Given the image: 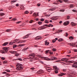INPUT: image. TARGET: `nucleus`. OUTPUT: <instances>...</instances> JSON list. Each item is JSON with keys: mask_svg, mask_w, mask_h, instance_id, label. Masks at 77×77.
Wrapping results in <instances>:
<instances>
[{"mask_svg": "<svg viewBox=\"0 0 77 77\" xmlns=\"http://www.w3.org/2000/svg\"><path fill=\"white\" fill-rule=\"evenodd\" d=\"M0 52L1 53L5 54H6V53L4 51H3V50L0 51Z\"/></svg>", "mask_w": 77, "mask_h": 77, "instance_id": "5701e85b", "label": "nucleus"}, {"mask_svg": "<svg viewBox=\"0 0 77 77\" xmlns=\"http://www.w3.org/2000/svg\"><path fill=\"white\" fill-rule=\"evenodd\" d=\"M56 40L54 39L52 40V42L53 43H54L55 42H56Z\"/></svg>", "mask_w": 77, "mask_h": 77, "instance_id": "a18cd8bd", "label": "nucleus"}, {"mask_svg": "<svg viewBox=\"0 0 77 77\" xmlns=\"http://www.w3.org/2000/svg\"><path fill=\"white\" fill-rule=\"evenodd\" d=\"M50 14L47 15L45 16L46 17H50Z\"/></svg>", "mask_w": 77, "mask_h": 77, "instance_id": "5fc2aeb1", "label": "nucleus"}, {"mask_svg": "<svg viewBox=\"0 0 77 77\" xmlns=\"http://www.w3.org/2000/svg\"><path fill=\"white\" fill-rule=\"evenodd\" d=\"M8 63V61H3V64H6V63Z\"/></svg>", "mask_w": 77, "mask_h": 77, "instance_id": "473e14b6", "label": "nucleus"}, {"mask_svg": "<svg viewBox=\"0 0 77 77\" xmlns=\"http://www.w3.org/2000/svg\"><path fill=\"white\" fill-rule=\"evenodd\" d=\"M39 30H42V28H41V27H40L38 28Z\"/></svg>", "mask_w": 77, "mask_h": 77, "instance_id": "e2e57ef3", "label": "nucleus"}, {"mask_svg": "<svg viewBox=\"0 0 77 77\" xmlns=\"http://www.w3.org/2000/svg\"><path fill=\"white\" fill-rule=\"evenodd\" d=\"M1 59H2V60H5V57H2L1 58Z\"/></svg>", "mask_w": 77, "mask_h": 77, "instance_id": "864d4df0", "label": "nucleus"}, {"mask_svg": "<svg viewBox=\"0 0 77 77\" xmlns=\"http://www.w3.org/2000/svg\"><path fill=\"white\" fill-rule=\"evenodd\" d=\"M77 63L75 62L73 63V64L72 65V67H74L75 68H77Z\"/></svg>", "mask_w": 77, "mask_h": 77, "instance_id": "0eeeda50", "label": "nucleus"}, {"mask_svg": "<svg viewBox=\"0 0 77 77\" xmlns=\"http://www.w3.org/2000/svg\"><path fill=\"white\" fill-rule=\"evenodd\" d=\"M65 11V10H60V12H64Z\"/></svg>", "mask_w": 77, "mask_h": 77, "instance_id": "603ef678", "label": "nucleus"}, {"mask_svg": "<svg viewBox=\"0 0 77 77\" xmlns=\"http://www.w3.org/2000/svg\"><path fill=\"white\" fill-rule=\"evenodd\" d=\"M8 42H6L4 43L2 45L5 46L6 45H8Z\"/></svg>", "mask_w": 77, "mask_h": 77, "instance_id": "6ab92c4d", "label": "nucleus"}, {"mask_svg": "<svg viewBox=\"0 0 77 77\" xmlns=\"http://www.w3.org/2000/svg\"><path fill=\"white\" fill-rule=\"evenodd\" d=\"M60 60H61L63 62H68V59L66 58H63L61 59V60H59L58 61H56V62H60Z\"/></svg>", "mask_w": 77, "mask_h": 77, "instance_id": "20e7f679", "label": "nucleus"}, {"mask_svg": "<svg viewBox=\"0 0 77 77\" xmlns=\"http://www.w3.org/2000/svg\"><path fill=\"white\" fill-rule=\"evenodd\" d=\"M19 6V4H17L16 5V6Z\"/></svg>", "mask_w": 77, "mask_h": 77, "instance_id": "338daca9", "label": "nucleus"}, {"mask_svg": "<svg viewBox=\"0 0 77 77\" xmlns=\"http://www.w3.org/2000/svg\"><path fill=\"white\" fill-rule=\"evenodd\" d=\"M12 20H13V21H16V20H17V19L15 18H14Z\"/></svg>", "mask_w": 77, "mask_h": 77, "instance_id": "4d7b16f0", "label": "nucleus"}, {"mask_svg": "<svg viewBox=\"0 0 77 77\" xmlns=\"http://www.w3.org/2000/svg\"><path fill=\"white\" fill-rule=\"evenodd\" d=\"M7 72H2V74H6Z\"/></svg>", "mask_w": 77, "mask_h": 77, "instance_id": "69168bd1", "label": "nucleus"}, {"mask_svg": "<svg viewBox=\"0 0 77 77\" xmlns=\"http://www.w3.org/2000/svg\"><path fill=\"white\" fill-rule=\"evenodd\" d=\"M45 26H46V27H48V25H47V24H45L44 25Z\"/></svg>", "mask_w": 77, "mask_h": 77, "instance_id": "680f3d73", "label": "nucleus"}, {"mask_svg": "<svg viewBox=\"0 0 77 77\" xmlns=\"http://www.w3.org/2000/svg\"><path fill=\"white\" fill-rule=\"evenodd\" d=\"M49 44V43L48 42H47V40L45 41V45H48Z\"/></svg>", "mask_w": 77, "mask_h": 77, "instance_id": "a211bd4d", "label": "nucleus"}, {"mask_svg": "<svg viewBox=\"0 0 77 77\" xmlns=\"http://www.w3.org/2000/svg\"><path fill=\"white\" fill-rule=\"evenodd\" d=\"M9 48H5V47H3V49H4V50H3V51L5 52V53H6V52H8V49H9Z\"/></svg>", "mask_w": 77, "mask_h": 77, "instance_id": "39448f33", "label": "nucleus"}, {"mask_svg": "<svg viewBox=\"0 0 77 77\" xmlns=\"http://www.w3.org/2000/svg\"><path fill=\"white\" fill-rule=\"evenodd\" d=\"M28 48H24L22 50L23 51H24V50H27Z\"/></svg>", "mask_w": 77, "mask_h": 77, "instance_id": "58836bf2", "label": "nucleus"}, {"mask_svg": "<svg viewBox=\"0 0 77 77\" xmlns=\"http://www.w3.org/2000/svg\"><path fill=\"white\" fill-rule=\"evenodd\" d=\"M19 45L20 46H24L25 45H24V44H22Z\"/></svg>", "mask_w": 77, "mask_h": 77, "instance_id": "49530a36", "label": "nucleus"}, {"mask_svg": "<svg viewBox=\"0 0 77 77\" xmlns=\"http://www.w3.org/2000/svg\"><path fill=\"white\" fill-rule=\"evenodd\" d=\"M53 68L54 69H56V70L55 71V73H58V71H57V70H58L57 69V66H54L53 67Z\"/></svg>", "mask_w": 77, "mask_h": 77, "instance_id": "423d86ee", "label": "nucleus"}, {"mask_svg": "<svg viewBox=\"0 0 77 77\" xmlns=\"http://www.w3.org/2000/svg\"><path fill=\"white\" fill-rule=\"evenodd\" d=\"M71 24L72 26H76L77 25V24L73 22H72L71 23Z\"/></svg>", "mask_w": 77, "mask_h": 77, "instance_id": "f8f14e48", "label": "nucleus"}, {"mask_svg": "<svg viewBox=\"0 0 77 77\" xmlns=\"http://www.w3.org/2000/svg\"><path fill=\"white\" fill-rule=\"evenodd\" d=\"M63 24L64 26H67V25H68V21H67L64 22L63 23Z\"/></svg>", "mask_w": 77, "mask_h": 77, "instance_id": "f3484780", "label": "nucleus"}, {"mask_svg": "<svg viewBox=\"0 0 77 77\" xmlns=\"http://www.w3.org/2000/svg\"><path fill=\"white\" fill-rule=\"evenodd\" d=\"M39 62H40V63H42V64H44V62H43V61H39Z\"/></svg>", "mask_w": 77, "mask_h": 77, "instance_id": "37998d69", "label": "nucleus"}, {"mask_svg": "<svg viewBox=\"0 0 77 77\" xmlns=\"http://www.w3.org/2000/svg\"><path fill=\"white\" fill-rule=\"evenodd\" d=\"M16 66L17 68H16L17 70L18 71H21V70H23V66H22V64H17L16 65Z\"/></svg>", "mask_w": 77, "mask_h": 77, "instance_id": "f03ea898", "label": "nucleus"}, {"mask_svg": "<svg viewBox=\"0 0 77 77\" xmlns=\"http://www.w3.org/2000/svg\"><path fill=\"white\" fill-rule=\"evenodd\" d=\"M52 50L53 51H56V49L53 48L52 49Z\"/></svg>", "mask_w": 77, "mask_h": 77, "instance_id": "c03bdc74", "label": "nucleus"}, {"mask_svg": "<svg viewBox=\"0 0 77 77\" xmlns=\"http://www.w3.org/2000/svg\"><path fill=\"white\" fill-rule=\"evenodd\" d=\"M72 11L73 12H77V11H76L75 10H72Z\"/></svg>", "mask_w": 77, "mask_h": 77, "instance_id": "09e8293b", "label": "nucleus"}, {"mask_svg": "<svg viewBox=\"0 0 77 77\" xmlns=\"http://www.w3.org/2000/svg\"><path fill=\"white\" fill-rule=\"evenodd\" d=\"M5 15V14L4 13H0V15H1V16H3V15Z\"/></svg>", "mask_w": 77, "mask_h": 77, "instance_id": "393cba45", "label": "nucleus"}, {"mask_svg": "<svg viewBox=\"0 0 77 77\" xmlns=\"http://www.w3.org/2000/svg\"><path fill=\"white\" fill-rule=\"evenodd\" d=\"M73 58L75 59V58H77V56H75V57H73Z\"/></svg>", "mask_w": 77, "mask_h": 77, "instance_id": "13d9d810", "label": "nucleus"}, {"mask_svg": "<svg viewBox=\"0 0 77 77\" xmlns=\"http://www.w3.org/2000/svg\"><path fill=\"white\" fill-rule=\"evenodd\" d=\"M40 5L41 4H37V6H40Z\"/></svg>", "mask_w": 77, "mask_h": 77, "instance_id": "0e129e2a", "label": "nucleus"}, {"mask_svg": "<svg viewBox=\"0 0 77 77\" xmlns=\"http://www.w3.org/2000/svg\"><path fill=\"white\" fill-rule=\"evenodd\" d=\"M42 29H42H45V28H46L47 27H44V26H42L41 27Z\"/></svg>", "mask_w": 77, "mask_h": 77, "instance_id": "b1692460", "label": "nucleus"}, {"mask_svg": "<svg viewBox=\"0 0 77 77\" xmlns=\"http://www.w3.org/2000/svg\"><path fill=\"white\" fill-rule=\"evenodd\" d=\"M74 51L75 52H77V49H74Z\"/></svg>", "mask_w": 77, "mask_h": 77, "instance_id": "bf43d9fd", "label": "nucleus"}, {"mask_svg": "<svg viewBox=\"0 0 77 77\" xmlns=\"http://www.w3.org/2000/svg\"><path fill=\"white\" fill-rule=\"evenodd\" d=\"M46 52V54H47V53H48L49 52H50V50H46L45 51Z\"/></svg>", "mask_w": 77, "mask_h": 77, "instance_id": "7c9ffc66", "label": "nucleus"}, {"mask_svg": "<svg viewBox=\"0 0 77 77\" xmlns=\"http://www.w3.org/2000/svg\"><path fill=\"white\" fill-rule=\"evenodd\" d=\"M63 41V39L62 38H60L58 40V41L59 42H60V41Z\"/></svg>", "mask_w": 77, "mask_h": 77, "instance_id": "4be33fe9", "label": "nucleus"}, {"mask_svg": "<svg viewBox=\"0 0 77 77\" xmlns=\"http://www.w3.org/2000/svg\"><path fill=\"white\" fill-rule=\"evenodd\" d=\"M65 74L63 73H61L60 74H59L58 75L59 76H62V75H65Z\"/></svg>", "mask_w": 77, "mask_h": 77, "instance_id": "dca6fc26", "label": "nucleus"}, {"mask_svg": "<svg viewBox=\"0 0 77 77\" xmlns=\"http://www.w3.org/2000/svg\"><path fill=\"white\" fill-rule=\"evenodd\" d=\"M57 17H58V16H55L54 17V18L55 19H57L58 18H57Z\"/></svg>", "mask_w": 77, "mask_h": 77, "instance_id": "3c124183", "label": "nucleus"}, {"mask_svg": "<svg viewBox=\"0 0 77 77\" xmlns=\"http://www.w3.org/2000/svg\"><path fill=\"white\" fill-rule=\"evenodd\" d=\"M35 55L34 53L30 54L29 55V56L28 57L27 59H33L34 57H35Z\"/></svg>", "mask_w": 77, "mask_h": 77, "instance_id": "7ed1b4c3", "label": "nucleus"}, {"mask_svg": "<svg viewBox=\"0 0 77 77\" xmlns=\"http://www.w3.org/2000/svg\"><path fill=\"white\" fill-rule=\"evenodd\" d=\"M42 59H43L44 60H57V58L56 57H52L50 59L47 57H41Z\"/></svg>", "mask_w": 77, "mask_h": 77, "instance_id": "f257e3e1", "label": "nucleus"}, {"mask_svg": "<svg viewBox=\"0 0 77 77\" xmlns=\"http://www.w3.org/2000/svg\"><path fill=\"white\" fill-rule=\"evenodd\" d=\"M15 56H16V57H18L19 56V54H15Z\"/></svg>", "mask_w": 77, "mask_h": 77, "instance_id": "de8ad7c7", "label": "nucleus"}, {"mask_svg": "<svg viewBox=\"0 0 77 77\" xmlns=\"http://www.w3.org/2000/svg\"><path fill=\"white\" fill-rule=\"evenodd\" d=\"M63 71L64 72H65V71H66V69H63Z\"/></svg>", "mask_w": 77, "mask_h": 77, "instance_id": "774afa93", "label": "nucleus"}, {"mask_svg": "<svg viewBox=\"0 0 77 77\" xmlns=\"http://www.w3.org/2000/svg\"><path fill=\"white\" fill-rule=\"evenodd\" d=\"M64 36H65L66 37H67V36H68V33L66 32L65 34H64Z\"/></svg>", "mask_w": 77, "mask_h": 77, "instance_id": "c85d7f7f", "label": "nucleus"}, {"mask_svg": "<svg viewBox=\"0 0 77 77\" xmlns=\"http://www.w3.org/2000/svg\"><path fill=\"white\" fill-rule=\"evenodd\" d=\"M19 41V40H18V39H15L14 41V42H13V43H15V42H16L17 41Z\"/></svg>", "mask_w": 77, "mask_h": 77, "instance_id": "cd10ccee", "label": "nucleus"}, {"mask_svg": "<svg viewBox=\"0 0 77 77\" xmlns=\"http://www.w3.org/2000/svg\"><path fill=\"white\" fill-rule=\"evenodd\" d=\"M17 47V45H14L13 46V48H16V47Z\"/></svg>", "mask_w": 77, "mask_h": 77, "instance_id": "2f4dec72", "label": "nucleus"}, {"mask_svg": "<svg viewBox=\"0 0 77 77\" xmlns=\"http://www.w3.org/2000/svg\"><path fill=\"white\" fill-rule=\"evenodd\" d=\"M26 42V40H22L21 41H18V42H17V43H20V44H21V43H23V42Z\"/></svg>", "mask_w": 77, "mask_h": 77, "instance_id": "9b49d317", "label": "nucleus"}, {"mask_svg": "<svg viewBox=\"0 0 77 77\" xmlns=\"http://www.w3.org/2000/svg\"><path fill=\"white\" fill-rule=\"evenodd\" d=\"M74 61H68V65H71V63H74Z\"/></svg>", "mask_w": 77, "mask_h": 77, "instance_id": "9d476101", "label": "nucleus"}, {"mask_svg": "<svg viewBox=\"0 0 77 77\" xmlns=\"http://www.w3.org/2000/svg\"><path fill=\"white\" fill-rule=\"evenodd\" d=\"M45 68L46 69H48V70H51V68L49 67H45Z\"/></svg>", "mask_w": 77, "mask_h": 77, "instance_id": "aec40b11", "label": "nucleus"}, {"mask_svg": "<svg viewBox=\"0 0 77 77\" xmlns=\"http://www.w3.org/2000/svg\"><path fill=\"white\" fill-rule=\"evenodd\" d=\"M69 45L70 46H72V47H75V46H74V45H75V43H68Z\"/></svg>", "mask_w": 77, "mask_h": 77, "instance_id": "6e6552de", "label": "nucleus"}, {"mask_svg": "<svg viewBox=\"0 0 77 77\" xmlns=\"http://www.w3.org/2000/svg\"><path fill=\"white\" fill-rule=\"evenodd\" d=\"M69 39H70V40L71 39H74V38L73 37H72V36H70L69 37Z\"/></svg>", "mask_w": 77, "mask_h": 77, "instance_id": "c756f323", "label": "nucleus"}, {"mask_svg": "<svg viewBox=\"0 0 77 77\" xmlns=\"http://www.w3.org/2000/svg\"><path fill=\"white\" fill-rule=\"evenodd\" d=\"M33 15L34 16H38V15H38V14H37V15H36V13H34Z\"/></svg>", "mask_w": 77, "mask_h": 77, "instance_id": "a878e982", "label": "nucleus"}, {"mask_svg": "<svg viewBox=\"0 0 77 77\" xmlns=\"http://www.w3.org/2000/svg\"><path fill=\"white\" fill-rule=\"evenodd\" d=\"M17 2V0H13V1H12L11 2V3H12H12H15V2Z\"/></svg>", "mask_w": 77, "mask_h": 77, "instance_id": "72a5a7b5", "label": "nucleus"}, {"mask_svg": "<svg viewBox=\"0 0 77 77\" xmlns=\"http://www.w3.org/2000/svg\"><path fill=\"white\" fill-rule=\"evenodd\" d=\"M44 72V71L42 70H38L37 73L38 74H42Z\"/></svg>", "mask_w": 77, "mask_h": 77, "instance_id": "1a4fd4ad", "label": "nucleus"}, {"mask_svg": "<svg viewBox=\"0 0 77 77\" xmlns=\"http://www.w3.org/2000/svg\"><path fill=\"white\" fill-rule=\"evenodd\" d=\"M9 52L11 53V54H15V53H17V51H10Z\"/></svg>", "mask_w": 77, "mask_h": 77, "instance_id": "ddd939ff", "label": "nucleus"}, {"mask_svg": "<svg viewBox=\"0 0 77 77\" xmlns=\"http://www.w3.org/2000/svg\"><path fill=\"white\" fill-rule=\"evenodd\" d=\"M51 24H50L49 25H48V27H51Z\"/></svg>", "mask_w": 77, "mask_h": 77, "instance_id": "052dcab7", "label": "nucleus"}, {"mask_svg": "<svg viewBox=\"0 0 77 77\" xmlns=\"http://www.w3.org/2000/svg\"><path fill=\"white\" fill-rule=\"evenodd\" d=\"M30 35V34H28L27 35H26L25 37H23V38L25 39V38H28L29 37V36Z\"/></svg>", "mask_w": 77, "mask_h": 77, "instance_id": "2eb2a0df", "label": "nucleus"}, {"mask_svg": "<svg viewBox=\"0 0 77 77\" xmlns=\"http://www.w3.org/2000/svg\"><path fill=\"white\" fill-rule=\"evenodd\" d=\"M56 9V8H52L50 9V11H54Z\"/></svg>", "mask_w": 77, "mask_h": 77, "instance_id": "bb28decb", "label": "nucleus"}, {"mask_svg": "<svg viewBox=\"0 0 77 77\" xmlns=\"http://www.w3.org/2000/svg\"><path fill=\"white\" fill-rule=\"evenodd\" d=\"M44 21V19H41V21Z\"/></svg>", "mask_w": 77, "mask_h": 77, "instance_id": "6e6d98bb", "label": "nucleus"}, {"mask_svg": "<svg viewBox=\"0 0 77 77\" xmlns=\"http://www.w3.org/2000/svg\"><path fill=\"white\" fill-rule=\"evenodd\" d=\"M38 24H39V25H41V24H42V22H41V21H39L38 22Z\"/></svg>", "mask_w": 77, "mask_h": 77, "instance_id": "a19ab883", "label": "nucleus"}, {"mask_svg": "<svg viewBox=\"0 0 77 77\" xmlns=\"http://www.w3.org/2000/svg\"><path fill=\"white\" fill-rule=\"evenodd\" d=\"M11 30L10 29H7L6 30V32H9L10 31H11Z\"/></svg>", "mask_w": 77, "mask_h": 77, "instance_id": "4c0bfd02", "label": "nucleus"}, {"mask_svg": "<svg viewBox=\"0 0 77 77\" xmlns=\"http://www.w3.org/2000/svg\"><path fill=\"white\" fill-rule=\"evenodd\" d=\"M25 13L27 14H29V12L27 11H26L25 12Z\"/></svg>", "mask_w": 77, "mask_h": 77, "instance_id": "8fccbe9b", "label": "nucleus"}, {"mask_svg": "<svg viewBox=\"0 0 77 77\" xmlns=\"http://www.w3.org/2000/svg\"><path fill=\"white\" fill-rule=\"evenodd\" d=\"M13 43H14V42H10L9 43V45H12Z\"/></svg>", "mask_w": 77, "mask_h": 77, "instance_id": "e433bc0d", "label": "nucleus"}, {"mask_svg": "<svg viewBox=\"0 0 77 77\" xmlns=\"http://www.w3.org/2000/svg\"><path fill=\"white\" fill-rule=\"evenodd\" d=\"M69 7L70 8H74V5L72 4L70 5Z\"/></svg>", "mask_w": 77, "mask_h": 77, "instance_id": "f704fd0d", "label": "nucleus"}, {"mask_svg": "<svg viewBox=\"0 0 77 77\" xmlns=\"http://www.w3.org/2000/svg\"><path fill=\"white\" fill-rule=\"evenodd\" d=\"M51 19L52 20H57V19H55L54 17H52Z\"/></svg>", "mask_w": 77, "mask_h": 77, "instance_id": "c9c22d12", "label": "nucleus"}, {"mask_svg": "<svg viewBox=\"0 0 77 77\" xmlns=\"http://www.w3.org/2000/svg\"><path fill=\"white\" fill-rule=\"evenodd\" d=\"M45 23H47V24H48V23L49 22H48V20H46L45 21Z\"/></svg>", "mask_w": 77, "mask_h": 77, "instance_id": "ea45409f", "label": "nucleus"}, {"mask_svg": "<svg viewBox=\"0 0 77 77\" xmlns=\"http://www.w3.org/2000/svg\"><path fill=\"white\" fill-rule=\"evenodd\" d=\"M33 20H31L29 22V23H33Z\"/></svg>", "mask_w": 77, "mask_h": 77, "instance_id": "79ce46f5", "label": "nucleus"}, {"mask_svg": "<svg viewBox=\"0 0 77 77\" xmlns=\"http://www.w3.org/2000/svg\"><path fill=\"white\" fill-rule=\"evenodd\" d=\"M41 37L40 36H37L35 38V39L36 40H39L41 39Z\"/></svg>", "mask_w": 77, "mask_h": 77, "instance_id": "4468645a", "label": "nucleus"}, {"mask_svg": "<svg viewBox=\"0 0 77 77\" xmlns=\"http://www.w3.org/2000/svg\"><path fill=\"white\" fill-rule=\"evenodd\" d=\"M20 60V61H21V60H22V59H21V58H19L18 59H14L13 60L14 61V60Z\"/></svg>", "mask_w": 77, "mask_h": 77, "instance_id": "412c9836", "label": "nucleus"}]
</instances>
